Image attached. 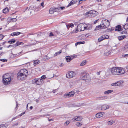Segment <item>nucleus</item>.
Segmentation results:
<instances>
[{
  "label": "nucleus",
  "mask_w": 128,
  "mask_h": 128,
  "mask_svg": "<svg viewBox=\"0 0 128 128\" xmlns=\"http://www.w3.org/2000/svg\"><path fill=\"white\" fill-rule=\"evenodd\" d=\"M54 36V34H53L52 32H50V33L49 36Z\"/></svg>",
  "instance_id": "48"
},
{
  "label": "nucleus",
  "mask_w": 128,
  "mask_h": 128,
  "mask_svg": "<svg viewBox=\"0 0 128 128\" xmlns=\"http://www.w3.org/2000/svg\"><path fill=\"white\" fill-rule=\"evenodd\" d=\"M14 47V44H13V45H9L8 46H7L8 48H9V47Z\"/></svg>",
  "instance_id": "49"
},
{
  "label": "nucleus",
  "mask_w": 128,
  "mask_h": 128,
  "mask_svg": "<svg viewBox=\"0 0 128 128\" xmlns=\"http://www.w3.org/2000/svg\"><path fill=\"white\" fill-rule=\"evenodd\" d=\"M110 25V23L108 20H103L100 24L101 29H105L108 27Z\"/></svg>",
  "instance_id": "4"
},
{
  "label": "nucleus",
  "mask_w": 128,
  "mask_h": 128,
  "mask_svg": "<svg viewBox=\"0 0 128 128\" xmlns=\"http://www.w3.org/2000/svg\"><path fill=\"white\" fill-rule=\"evenodd\" d=\"M24 44V43L22 42H20L18 41L16 42L15 44H14V47H15L20 45L23 44Z\"/></svg>",
  "instance_id": "17"
},
{
  "label": "nucleus",
  "mask_w": 128,
  "mask_h": 128,
  "mask_svg": "<svg viewBox=\"0 0 128 128\" xmlns=\"http://www.w3.org/2000/svg\"><path fill=\"white\" fill-rule=\"evenodd\" d=\"M127 33V31H126V30H125L124 31H122V32L121 33V34H126Z\"/></svg>",
  "instance_id": "46"
},
{
  "label": "nucleus",
  "mask_w": 128,
  "mask_h": 128,
  "mask_svg": "<svg viewBox=\"0 0 128 128\" xmlns=\"http://www.w3.org/2000/svg\"><path fill=\"white\" fill-rule=\"evenodd\" d=\"M18 123H16L15 124H14L13 125H12V126L13 127H14L15 126H17L18 125Z\"/></svg>",
  "instance_id": "55"
},
{
  "label": "nucleus",
  "mask_w": 128,
  "mask_h": 128,
  "mask_svg": "<svg viewBox=\"0 0 128 128\" xmlns=\"http://www.w3.org/2000/svg\"><path fill=\"white\" fill-rule=\"evenodd\" d=\"M2 78L3 83L7 85L10 83L13 79V76L10 73L5 74L2 76Z\"/></svg>",
  "instance_id": "1"
},
{
  "label": "nucleus",
  "mask_w": 128,
  "mask_h": 128,
  "mask_svg": "<svg viewBox=\"0 0 128 128\" xmlns=\"http://www.w3.org/2000/svg\"><path fill=\"white\" fill-rule=\"evenodd\" d=\"M21 52H20L18 54H12L13 55H14V56L16 57V56H18L19 55H20V54L21 53Z\"/></svg>",
  "instance_id": "42"
},
{
  "label": "nucleus",
  "mask_w": 128,
  "mask_h": 128,
  "mask_svg": "<svg viewBox=\"0 0 128 128\" xmlns=\"http://www.w3.org/2000/svg\"><path fill=\"white\" fill-rule=\"evenodd\" d=\"M77 1V0H72L68 5L67 6V7H68L76 3Z\"/></svg>",
  "instance_id": "14"
},
{
  "label": "nucleus",
  "mask_w": 128,
  "mask_h": 128,
  "mask_svg": "<svg viewBox=\"0 0 128 128\" xmlns=\"http://www.w3.org/2000/svg\"><path fill=\"white\" fill-rule=\"evenodd\" d=\"M126 37L125 36H120L118 37V39L119 40H121L124 39Z\"/></svg>",
  "instance_id": "24"
},
{
  "label": "nucleus",
  "mask_w": 128,
  "mask_h": 128,
  "mask_svg": "<svg viewBox=\"0 0 128 128\" xmlns=\"http://www.w3.org/2000/svg\"><path fill=\"white\" fill-rule=\"evenodd\" d=\"M76 75L75 73L73 71L69 72H68L66 74V77L68 78H70L74 77Z\"/></svg>",
  "instance_id": "8"
},
{
  "label": "nucleus",
  "mask_w": 128,
  "mask_h": 128,
  "mask_svg": "<svg viewBox=\"0 0 128 128\" xmlns=\"http://www.w3.org/2000/svg\"><path fill=\"white\" fill-rule=\"evenodd\" d=\"M100 72H97V73H96V74H97V75H100Z\"/></svg>",
  "instance_id": "60"
},
{
  "label": "nucleus",
  "mask_w": 128,
  "mask_h": 128,
  "mask_svg": "<svg viewBox=\"0 0 128 128\" xmlns=\"http://www.w3.org/2000/svg\"><path fill=\"white\" fill-rule=\"evenodd\" d=\"M16 41V40L14 38L10 40L8 42L9 44H13Z\"/></svg>",
  "instance_id": "23"
},
{
  "label": "nucleus",
  "mask_w": 128,
  "mask_h": 128,
  "mask_svg": "<svg viewBox=\"0 0 128 128\" xmlns=\"http://www.w3.org/2000/svg\"><path fill=\"white\" fill-rule=\"evenodd\" d=\"M86 75L84 74V75H83L82 77V80H85L86 79Z\"/></svg>",
  "instance_id": "35"
},
{
  "label": "nucleus",
  "mask_w": 128,
  "mask_h": 128,
  "mask_svg": "<svg viewBox=\"0 0 128 128\" xmlns=\"http://www.w3.org/2000/svg\"><path fill=\"white\" fill-rule=\"evenodd\" d=\"M32 82V84H35L38 85H40L44 82L42 80L38 78H36L33 80Z\"/></svg>",
  "instance_id": "6"
},
{
  "label": "nucleus",
  "mask_w": 128,
  "mask_h": 128,
  "mask_svg": "<svg viewBox=\"0 0 128 128\" xmlns=\"http://www.w3.org/2000/svg\"><path fill=\"white\" fill-rule=\"evenodd\" d=\"M40 62L38 60H35L34 62V65L36 66Z\"/></svg>",
  "instance_id": "27"
},
{
  "label": "nucleus",
  "mask_w": 128,
  "mask_h": 128,
  "mask_svg": "<svg viewBox=\"0 0 128 128\" xmlns=\"http://www.w3.org/2000/svg\"><path fill=\"white\" fill-rule=\"evenodd\" d=\"M102 114L100 112L96 114V116L97 118H100L102 117Z\"/></svg>",
  "instance_id": "19"
},
{
  "label": "nucleus",
  "mask_w": 128,
  "mask_h": 128,
  "mask_svg": "<svg viewBox=\"0 0 128 128\" xmlns=\"http://www.w3.org/2000/svg\"><path fill=\"white\" fill-rule=\"evenodd\" d=\"M101 26H100V25L96 26L94 30V31H96V30H99L100 29H101L100 28Z\"/></svg>",
  "instance_id": "28"
},
{
  "label": "nucleus",
  "mask_w": 128,
  "mask_h": 128,
  "mask_svg": "<svg viewBox=\"0 0 128 128\" xmlns=\"http://www.w3.org/2000/svg\"><path fill=\"white\" fill-rule=\"evenodd\" d=\"M46 78V76L45 75H43L41 77V78L42 79H44L45 78Z\"/></svg>",
  "instance_id": "47"
},
{
  "label": "nucleus",
  "mask_w": 128,
  "mask_h": 128,
  "mask_svg": "<svg viewBox=\"0 0 128 128\" xmlns=\"http://www.w3.org/2000/svg\"><path fill=\"white\" fill-rule=\"evenodd\" d=\"M80 91L78 90L77 91L76 90L74 91H72L70 92H69L67 94H66L64 95V96L66 98H70L74 96V94L76 92H79Z\"/></svg>",
  "instance_id": "7"
},
{
  "label": "nucleus",
  "mask_w": 128,
  "mask_h": 128,
  "mask_svg": "<svg viewBox=\"0 0 128 128\" xmlns=\"http://www.w3.org/2000/svg\"><path fill=\"white\" fill-rule=\"evenodd\" d=\"M107 98L106 96H101L100 97V100H105Z\"/></svg>",
  "instance_id": "32"
},
{
  "label": "nucleus",
  "mask_w": 128,
  "mask_h": 128,
  "mask_svg": "<svg viewBox=\"0 0 128 128\" xmlns=\"http://www.w3.org/2000/svg\"><path fill=\"white\" fill-rule=\"evenodd\" d=\"M97 13V12L95 11L90 10L86 12L85 14V16L86 17H92L96 16Z\"/></svg>",
  "instance_id": "5"
},
{
  "label": "nucleus",
  "mask_w": 128,
  "mask_h": 128,
  "mask_svg": "<svg viewBox=\"0 0 128 128\" xmlns=\"http://www.w3.org/2000/svg\"><path fill=\"white\" fill-rule=\"evenodd\" d=\"M102 105H99L98 107V109L100 110H102Z\"/></svg>",
  "instance_id": "34"
},
{
  "label": "nucleus",
  "mask_w": 128,
  "mask_h": 128,
  "mask_svg": "<svg viewBox=\"0 0 128 128\" xmlns=\"http://www.w3.org/2000/svg\"><path fill=\"white\" fill-rule=\"evenodd\" d=\"M62 52V50H60L59 51V52H56L55 54H54V56H58V55L59 54H60Z\"/></svg>",
  "instance_id": "29"
},
{
  "label": "nucleus",
  "mask_w": 128,
  "mask_h": 128,
  "mask_svg": "<svg viewBox=\"0 0 128 128\" xmlns=\"http://www.w3.org/2000/svg\"><path fill=\"white\" fill-rule=\"evenodd\" d=\"M109 36L108 35L106 34L103 35L101 36L98 39V42H100L106 39H108Z\"/></svg>",
  "instance_id": "10"
},
{
  "label": "nucleus",
  "mask_w": 128,
  "mask_h": 128,
  "mask_svg": "<svg viewBox=\"0 0 128 128\" xmlns=\"http://www.w3.org/2000/svg\"><path fill=\"white\" fill-rule=\"evenodd\" d=\"M124 26H125V28L126 30L128 29V24H126L124 25Z\"/></svg>",
  "instance_id": "44"
},
{
  "label": "nucleus",
  "mask_w": 128,
  "mask_h": 128,
  "mask_svg": "<svg viewBox=\"0 0 128 128\" xmlns=\"http://www.w3.org/2000/svg\"><path fill=\"white\" fill-rule=\"evenodd\" d=\"M114 123V121L112 120H110L108 122V125H111Z\"/></svg>",
  "instance_id": "25"
},
{
  "label": "nucleus",
  "mask_w": 128,
  "mask_h": 128,
  "mask_svg": "<svg viewBox=\"0 0 128 128\" xmlns=\"http://www.w3.org/2000/svg\"><path fill=\"white\" fill-rule=\"evenodd\" d=\"M70 26V25H69L68 24H67L66 25V27L68 29L69 28H70V26Z\"/></svg>",
  "instance_id": "59"
},
{
  "label": "nucleus",
  "mask_w": 128,
  "mask_h": 128,
  "mask_svg": "<svg viewBox=\"0 0 128 128\" xmlns=\"http://www.w3.org/2000/svg\"><path fill=\"white\" fill-rule=\"evenodd\" d=\"M0 61H2L3 62H6L7 61V60L6 59H0Z\"/></svg>",
  "instance_id": "41"
},
{
  "label": "nucleus",
  "mask_w": 128,
  "mask_h": 128,
  "mask_svg": "<svg viewBox=\"0 0 128 128\" xmlns=\"http://www.w3.org/2000/svg\"><path fill=\"white\" fill-rule=\"evenodd\" d=\"M54 10L55 12H59L60 11V9L58 8H54Z\"/></svg>",
  "instance_id": "37"
},
{
  "label": "nucleus",
  "mask_w": 128,
  "mask_h": 128,
  "mask_svg": "<svg viewBox=\"0 0 128 128\" xmlns=\"http://www.w3.org/2000/svg\"><path fill=\"white\" fill-rule=\"evenodd\" d=\"M71 56L72 57V59L73 58H76L77 56L76 55H73V56Z\"/></svg>",
  "instance_id": "50"
},
{
  "label": "nucleus",
  "mask_w": 128,
  "mask_h": 128,
  "mask_svg": "<svg viewBox=\"0 0 128 128\" xmlns=\"http://www.w3.org/2000/svg\"><path fill=\"white\" fill-rule=\"evenodd\" d=\"M4 37L2 34H0V40H2L3 38Z\"/></svg>",
  "instance_id": "45"
},
{
  "label": "nucleus",
  "mask_w": 128,
  "mask_h": 128,
  "mask_svg": "<svg viewBox=\"0 0 128 128\" xmlns=\"http://www.w3.org/2000/svg\"><path fill=\"white\" fill-rule=\"evenodd\" d=\"M122 56H128V54H123L122 55Z\"/></svg>",
  "instance_id": "57"
},
{
  "label": "nucleus",
  "mask_w": 128,
  "mask_h": 128,
  "mask_svg": "<svg viewBox=\"0 0 128 128\" xmlns=\"http://www.w3.org/2000/svg\"><path fill=\"white\" fill-rule=\"evenodd\" d=\"M55 12L54 10V8H50V9L49 12L50 14H53Z\"/></svg>",
  "instance_id": "26"
},
{
  "label": "nucleus",
  "mask_w": 128,
  "mask_h": 128,
  "mask_svg": "<svg viewBox=\"0 0 128 128\" xmlns=\"http://www.w3.org/2000/svg\"><path fill=\"white\" fill-rule=\"evenodd\" d=\"M121 82L120 81H118L112 84L111 85L113 86H116L120 85Z\"/></svg>",
  "instance_id": "15"
},
{
  "label": "nucleus",
  "mask_w": 128,
  "mask_h": 128,
  "mask_svg": "<svg viewBox=\"0 0 128 128\" xmlns=\"http://www.w3.org/2000/svg\"><path fill=\"white\" fill-rule=\"evenodd\" d=\"M50 59V58L47 55L44 58V59L45 60H47Z\"/></svg>",
  "instance_id": "36"
},
{
  "label": "nucleus",
  "mask_w": 128,
  "mask_h": 128,
  "mask_svg": "<svg viewBox=\"0 0 128 128\" xmlns=\"http://www.w3.org/2000/svg\"><path fill=\"white\" fill-rule=\"evenodd\" d=\"M6 42H6V41L4 42H3L2 43V45H4V44H5Z\"/></svg>",
  "instance_id": "63"
},
{
  "label": "nucleus",
  "mask_w": 128,
  "mask_h": 128,
  "mask_svg": "<svg viewBox=\"0 0 128 128\" xmlns=\"http://www.w3.org/2000/svg\"><path fill=\"white\" fill-rule=\"evenodd\" d=\"M86 25V24H85L81 23L79 24L77 26L76 30L74 32L73 31V32H77L78 31H83L85 30L88 29L89 28L88 26H85V25Z\"/></svg>",
  "instance_id": "3"
},
{
  "label": "nucleus",
  "mask_w": 128,
  "mask_h": 128,
  "mask_svg": "<svg viewBox=\"0 0 128 128\" xmlns=\"http://www.w3.org/2000/svg\"><path fill=\"white\" fill-rule=\"evenodd\" d=\"M32 10V9L31 8H28V7H26L25 9L26 10Z\"/></svg>",
  "instance_id": "43"
},
{
  "label": "nucleus",
  "mask_w": 128,
  "mask_h": 128,
  "mask_svg": "<svg viewBox=\"0 0 128 128\" xmlns=\"http://www.w3.org/2000/svg\"><path fill=\"white\" fill-rule=\"evenodd\" d=\"M110 52H106L104 54L105 55L108 56L110 54Z\"/></svg>",
  "instance_id": "39"
},
{
  "label": "nucleus",
  "mask_w": 128,
  "mask_h": 128,
  "mask_svg": "<svg viewBox=\"0 0 128 128\" xmlns=\"http://www.w3.org/2000/svg\"><path fill=\"white\" fill-rule=\"evenodd\" d=\"M98 20H95V21H94V24H96L97 22H98Z\"/></svg>",
  "instance_id": "56"
},
{
  "label": "nucleus",
  "mask_w": 128,
  "mask_h": 128,
  "mask_svg": "<svg viewBox=\"0 0 128 128\" xmlns=\"http://www.w3.org/2000/svg\"><path fill=\"white\" fill-rule=\"evenodd\" d=\"M114 30V29H112V28H108L106 30V31L107 32H111L112 30Z\"/></svg>",
  "instance_id": "33"
},
{
  "label": "nucleus",
  "mask_w": 128,
  "mask_h": 128,
  "mask_svg": "<svg viewBox=\"0 0 128 128\" xmlns=\"http://www.w3.org/2000/svg\"><path fill=\"white\" fill-rule=\"evenodd\" d=\"M21 33H22L20 32H16L12 33L11 35L12 36H18Z\"/></svg>",
  "instance_id": "18"
},
{
  "label": "nucleus",
  "mask_w": 128,
  "mask_h": 128,
  "mask_svg": "<svg viewBox=\"0 0 128 128\" xmlns=\"http://www.w3.org/2000/svg\"><path fill=\"white\" fill-rule=\"evenodd\" d=\"M87 61L86 60H84L83 61L82 63L80 64V66H83L86 64Z\"/></svg>",
  "instance_id": "30"
},
{
  "label": "nucleus",
  "mask_w": 128,
  "mask_h": 128,
  "mask_svg": "<svg viewBox=\"0 0 128 128\" xmlns=\"http://www.w3.org/2000/svg\"><path fill=\"white\" fill-rule=\"evenodd\" d=\"M60 8H61V10H63L64 8H65V7L64 6L61 7H60Z\"/></svg>",
  "instance_id": "62"
},
{
  "label": "nucleus",
  "mask_w": 128,
  "mask_h": 128,
  "mask_svg": "<svg viewBox=\"0 0 128 128\" xmlns=\"http://www.w3.org/2000/svg\"><path fill=\"white\" fill-rule=\"evenodd\" d=\"M48 121H52L53 120L52 119L48 118Z\"/></svg>",
  "instance_id": "61"
},
{
  "label": "nucleus",
  "mask_w": 128,
  "mask_h": 128,
  "mask_svg": "<svg viewBox=\"0 0 128 128\" xmlns=\"http://www.w3.org/2000/svg\"><path fill=\"white\" fill-rule=\"evenodd\" d=\"M0 128H6V126H4L0 125Z\"/></svg>",
  "instance_id": "52"
},
{
  "label": "nucleus",
  "mask_w": 128,
  "mask_h": 128,
  "mask_svg": "<svg viewBox=\"0 0 128 128\" xmlns=\"http://www.w3.org/2000/svg\"><path fill=\"white\" fill-rule=\"evenodd\" d=\"M57 89H56L55 90H54L52 91V92L54 93L55 92H57Z\"/></svg>",
  "instance_id": "53"
},
{
  "label": "nucleus",
  "mask_w": 128,
  "mask_h": 128,
  "mask_svg": "<svg viewBox=\"0 0 128 128\" xmlns=\"http://www.w3.org/2000/svg\"><path fill=\"white\" fill-rule=\"evenodd\" d=\"M69 26L71 27H73L74 26V24H73L72 23L70 24V25Z\"/></svg>",
  "instance_id": "54"
},
{
  "label": "nucleus",
  "mask_w": 128,
  "mask_h": 128,
  "mask_svg": "<svg viewBox=\"0 0 128 128\" xmlns=\"http://www.w3.org/2000/svg\"><path fill=\"white\" fill-rule=\"evenodd\" d=\"M66 60L68 62H70L72 60V58L70 57V56H66L65 57Z\"/></svg>",
  "instance_id": "21"
},
{
  "label": "nucleus",
  "mask_w": 128,
  "mask_h": 128,
  "mask_svg": "<svg viewBox=\"0 0 128 128\" xmlns=\"http://www.w3.org/2000/svg\"><path fill=\"white\" fill-rule=\"evenodd\" d=\"M82 117L80 116H76L74 118H72V120L74 121H80L82 119Z\"/></svg>",
  "instance_id": "12"
},
{
  "label": "nucleus",
  "mask_w": 128,
  "mask_h": 128,
  "mask_svg": "<svg viewBox=\"0 0 128 128\" xmlns=\"http://www.w3.org/2000/svg\"><path fill=\"white\" fill-rule=\"evenodd\" d=\"M115 30L119 32L120 31L123 30V29L121 28V27L120 25H118L116 27Z\"/></svg>",
  "instance_id": "13"
},
{
  "label": "nucleus",
  "mask_w": 128,
  "mask_h": 128,
  "mask_svg": "<svg viewBox=\"0 0 128 128\" xmlns=\"http://www.w3.org/2000/svg\"><path fill=\"white\" fill-rule=\"evenodd\" d=\"M111 72V74L113 75L123 74L125 72L123 68H120V69H117L116 68H112Z\"/></svg>",
  "instance_id": "2"
},
{
  "label": "nucleus",
  "mask_w": 128,
  "mask_h": 128,
  "mask_svg": "<svg viewBox=\"0 0 128 128\" xmlns=\"http://www.w3.org/2000/svg\"><path fill=\"white\" fill-rule=\"evenodd\" d=\"M79 42H76V44H75V45L76 46L77 45H78L79 44Z\"/></svg>",
  "instance_id": "64"
},
{
  "label": "nucleus",
  "mask_w": 128,
  "mask_h": 128,
  "mask_svg": "<svg viewBox=\"0 0 128 128\" xmlns=\"http://www.w3.org/2000/svg\"><path fill=\"white\" fill-rule=\"evenodd\" d=\"M44 2H42L41 4V5L42 6V7H44Z\"/></svg>",
  "instance_id": "58"
},
{
  "label": "nucleus",
  "mask_w": 128,
  "mask_h": 128,
  "mask_svg": "<svg viewBox=\"0 0 128 128\" xmlns=\"http://www.w3.org/2000/svg\"><path fill=\"white\" fill-rule=\"evenodd\" d=\"M76 124L77 126L79 127L81 126L82 125V124H81L79 122H78L76 123Z\"/></svg>",
  "instance_id": "38"
},
{
  "label": "nucleus",
  "mask_w": 128,
  "mask_h": 128,
  "mask_svg": "<svg viewBox=\"0 0 128 128\" xmlns=\"http://www.w3.org/2000/svg\"><path fill=\"white\" fill-rule=\"evenodd\" d=\"M70 123V122L69 121H66L64 125L66 126H67Z\"/></svg>",
  "instance_id": "40"
},
{
  "label": "nucleus",
  "mask_w": 128,
  "mask_h": 128,
  "mask_svg": "<svg viewBox=\"0 0 128 128\" xmlns=\"http://www.w3.org/2000/svg\"><path fill=\"white\" fill-rule=\"evenodd\" d=\"M102 107L103 110H105L107 109H108L109 108L110 106H109L108 105L106 104H104L102 105Z\"/></svg>",
  "instance_id": "16"
},
{
  "label": "nucleus",
  "mask_w": 128,
  "mask_h": 128,
  "mask_svg": "<svg viewBox=\"0 0 128 128\" xmlns=\"http://www.w3.org/2000/svg\"><path fill=\"white\" fill-rule=\"evenodd\" d=\"M9 9L7 7L5 8L3 10V12L4 13H6L9 11Z\"/></svg>",
  "instance_id": "22"
},
{
  "label": "nucleus",
  "mask_w": 128,
  "mask_h": 128,
  "mask_svg": "<svg viewBox=\"0 0 128 128\" xmlns=\"http://www.w3.org/2000/svg\"><path fill=\"white\" fill-rule=\"evenodd\" d=\"M34 34H34V33H30L28 34L27 36L28 37L29 36L31 35H33Z\"/></svg>",
  "instance_id": "51"
},
{
  "label": "nucleus",
  "mask_w": 128,
  "mask_h": 128,
  "mask_svg": "<svg viewBox=\"0 0 128 128\" xmlns=\"http://www.w3.org/2000/svg\"><path fill=\"white\" fill-rule=\"evenodd\" d=\"M17 79L19 80H23L26 77L20 72L17 74Z\"/></svg>",
  "instance_id": "9"
},
{
  "label": "nucleus",
  "mask_w": 128,
  "mask_h": 128,
  "mask_svg": "<svg viewBox=\"0 0 128 128\" xmlns=\"http://www.w3.org/2000/svg\"><path fill=\"white\" fill-rule=\"evenodd\" d=\"M20 72L24 76L26 77L28 75V70L25 69L21 70Z\"/></svg>",
  "instance_id": "11"
},
{
  "label": "nucleus",
  "mask_w": 128,
  "mask_h": 128,
  "mask_svg": "<svg viewBox=\"0 0 128 128\" xmlns=\"http://www.w3.org/2000/svg\"><path fill=\"white\" fill-rule=\"evenodd\" d=\"M113 92V90H108L105 91L104 92V94H109Z\"/></svg>",
  "instance_id": "20"
},
{
  "label": "nucleus",
  "mask_w": 128,
  "mask_h": 128,
  "mask_svg": "<svg viewBox=\"0 0 128 128\" xmlns=\"http://www.w3.org/2000/svg\"><path fill=\"white\" fill-rule=\"evenodd\" d=\"M17 20L16 18H11V20L12 22H15L17 21Z\"/></svg>",
  "instance_id": "31"
}]
</instances>
